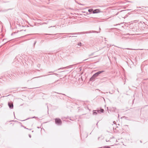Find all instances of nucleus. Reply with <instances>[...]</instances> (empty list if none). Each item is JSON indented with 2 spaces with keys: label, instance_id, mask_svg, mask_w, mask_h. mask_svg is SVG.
<instances>
[{
  "label": "nucleus",
  "instance_id": "obj_1",
  "mask_svg": "<svg viewBox=\"0 0 148 148\" xmlns=\"http://www.w3.org/2000/svg\"><path fill=\"white\" fill-rule=\"evenodd\" d=\"M104 72V71H99L96 73L95 74H94L90 78V81H94L95 80V78L97 77L99 75L101 74V73H103Z\"/></svg>",
  "mask_w": 148,
  "mask_h": 148
},
{
  "label": "nucleus",
  "instance_id": "obj_2",
  "mask_svg": "<svg viewBox=\"0 0 148 148\" xmlns=\"http://www.w3.org/2000/svg\"><path fill=\"white\" fill-rule=\"evenodd\" d=\"M55 122L56 124L58 125H62V121L60 119H55Z\"/></svg>",
  "mask_w": 148,
  "mask_h": 148
},
{
  "label": "nucleus",
  "instance_id": "obj_3",
  "mask_svg": "<svg viewBox=\"0 0 148 148\" xmlns=\"http://www.w3.org/2000/svg\"><path fill=\"white\" fill-rule=\"evenodd\" d=\"M82 33H83L84 34H89L92 33H98L99 32L95 31H89L86 32H81Z\"/></svg>",
  "mask_w": 148,
  "mask_h": 148
},
{
  "label": "nucleus",
  "instance_id": "obj_4",
  "mask_svg": "<svg viewBox=\"0 0 148 148\" xmlns=\"http://www.w3.org/2000/svg\"><path fill=\"white\" fill-rule=\"evenodd\" d=\"M75 65V64H73V65H69V66H66V67H65L60 68L58 69V70H59L60 69H67L70 68L71 67H72V66H73L74 65Z\"/></svg>",
  "mask_w": 148,
  "mask_h": 148
},
{
  "label": "nucleus",
  "instance_id": "obj_5",
  "mask_svg": "<svg viewBox=\"0 0 148 148\" xmlns=\"http://www.w3.org/2000/svg\"><path fill=\"white\" fill-rule=\"evenodd\" d=\"M98 113H100L99 110H93L92 114L94 115H96Z\"/></svg>",
  "mask_w": 148,
  "mask_h": 148
},
{
  "label": "nucleus",
  "instance_id": "obj_6",
  "mask_svg": "<svg viewBox=\"0 0 148 148\" xmlns=\"http://www.w3.org/2000/svg\"><path fill=\"white\" fill-rule=\"evenodd\" d=\"M8 105L11 109H12L13 108V105L12 102H8Z\"/></svg>",
  "mask_w": 148,
  "mask_h": 148
},
{
  "label": "nucleus",
  "instance_id": "obj_7",
  "mask_svg": "<svg viewBox=\"0 0 148 148\" xmlns=\"http://www.w3.org/2000/svg\"><path fill=\"white\" fill-rule=\"evenodd\" d=\"M99 10L98 9H95L93 10L92 13L93 14L97 13L99 12Z\"/></svg>",
  "mask_w": 148,
  "mask_h": 148
},
{
  "label": "nucleus",
  "instance_id": "obj_8",
  "mask_svg": "<svg viewBox=\"0 0 148 148\" xmlns=\"http://www.w3.org/2000/svg\"><path fill=\"white\" fill-rule=\"evenodd\" d=\"M53 74L55 75H58V74L56 73H54L53 74H50L47 75H53ZM47 76V75H43L42 76Z\"/></svg>",
  "mask_w": 148,
  "mask_h": 148
},
{
  "label": "nucleus",
  "instance_id": "obj_9",
  "mask_svg": "<svg viewBox=\"0 0 148 148\" xmlns=\"http://www.w3.org/2000/svg\"><path fill=\"white\" fill-rule=\"evenodd\" d=\"M79 33H69V34H70L72 35L78 34H79Z\"/></svg>",
  "mask_w": 148,
  "mask_h": 148
},
{
  "label": "nucleus",
  "instance_id": "obj_10",
  "mask_svg": "<svg viewBox=\"0 0 148 148\" xmlns=\"http://www.w3.org/2000/svg\"><path fill=\"white\" fill-rule=\"evenodd\" d=\"M99 148H111L110 147H109L108 146H104L102 147H100Z\"/></svg>",
  "mask_w": 148,
  "mask_h": 148
},
{
  "label": "nucleus",
  "instance_id": "obj_11",
  "mask_svg": "<svg viewBox=\"0 0 148 148\" xmlns=\"http://www.w3.org/2000/svg\"><path fill=\"white\" fill-rule=\"evenodd\" d=\"M99 110V112H101V113H103L104 111V110L103 109H101V110Z\"/></svg>",
  "mask_w": 148,
  "mask_h": 148
},
{
  "label": "nucleus",
  "instance_id": "obj_12",
  "mask_svg": "<svg viewBox=\"0 0 148 148\" xmlns=\"http://www.w3.org/2000/svg\"><path fill=\"white\" fill-rule=\"evenodd\" d=\"M93 10L92 9H89L88 10V12H91L92 11L93 12Z\"/></svg>",
  "mask_w": 148,
  "mask_h": 148
},
{
  "label": "nucleus",
  "instance_id": "obj_13",
  "mask_svg": "<svg viewBox=\"0 0 148 148\" xmlns=\"http://www.w3.org/2000/svg\"><path fill=\"white\" fill-rule=\"evenodd\" d=\"M115 109H116L115 108H112V111L113 112H115Z\"/></svg>",
  "mask_w": 148,
  "mask_h": 148
},
{
  "label": "nucleus",
  "instance_id": "obj_14",
  "mask_svg": "<svg viewBox=\"0 0 148 148\" xmlns=\"http://www.w3.org/2000/svg\"><path fill=\"white\" fill-rule=\"evenodd\" d=\"M5 40H6L5 39H4L3 40V42L4 43H5L7 42H6L5 41Z\"/></svg>",
  "mask_w": 148,
  "mask_h": 148
},
{
  "label": "nucleus",
  "instance_id": "obj_15",
  "mask_svg": "<svg viewBox=\"0 0 148 148\" xmlns=\"http://www.w3.org/2000/svg\"><path fill=\"white\" fill-rule=\"evenodd\" d=\"M82 45V43L81 42H79L78 43V45L79 46H81Z\"/></svg>",
  "mask_w": 148,
  "mask_h": 148
},
{
  "label": "nucleus",
  "instance_id": "obj_16",
  "mask_svg": "<svg viewBox=\"0 0 148 148\" xmlns=\"http://www.w3.org/2000/svg\"><path fill=\"white\" fill-rule=\"evenodd\" d=\"M108 108H107L108 109L107 110H108V113H110V112H111V111L112 110H108Z\"/></svg>",
  "mask_w": 148,
  "mask_h": 148
},
{
  "label": "nucleus",
  "instance_id": "obj_17",
  "mask_svg": "<svg viewBox=\"0 0 148 148\" xmlns=\"http://www.w3.org/2000/svg\"><path fill=\"white\" fill-rule=\"evenodd\" d=\"M125 49H129V50H136V49H130V48H126Z\"/></svg>",
  "mask_w": 148,
  "mask_h": 148
},
{
  "label": "nucleus",
  "instance_id": "obj_18",
  "mask_svg": "<svg viewBox=\"0 0 148 148\" xmlns=\"http://www.w3.org/2000/svg\"><path fill=\"white\" fill-rule=\"evenodd\" d=\"M60 81V79H58V80H57L54 83H56V82H59Z\"/></svg>",
  "mask_w": 148,
  "mask_h": 148
},
{
  "label": "nucleus",
  "instance_id": "obj_19",
  "mask_svg": "<svg viewBox=\"0 0 148 148\" xmlns=\"http://www.w3.org/2000/svg\"><path fill=\"white\" fill-rule=\"evenodd\" d=\"M69 37H77V36H75V35H74V36H69Z\"/></svg>",
  "mask_w": 148,
  "mask_h": 148
},
{
  "label": "nucleus",
  "instance_id": "obj_20",
  "mask_svg": "<svg viewBox=\"0 0 148 148\" xmlns=\"http://www.w3.org/2000/svg\"><path fill=\"white\" fill-rule=\"evenodd\" d=\"M69 37H77V36H75V35H74V36H69Z\"/></svg>",
  "mask_w": 148,
  "mask_h": 148
},
{
  "label": "nucleus",
  "instance_id": "obj_21",
  "mask_svg": "<svg viewBox=\"0 0 148 148\" xmlns=\"http://www.w3.org/2000/svg\"><path fill=\"white\" fill-rule=\"evenodd\" d=\"M36 41H35V42H34V46L35 45V44H36Z\"/></svg>",
  "mask_w": 148,
  "mask_h": 148
},
{
  "label": "nucleus",
  "instance_id": "obj_22",
  "mask_svg": "<svg viewBox=\"0 0 148 148\" xmlns=\"http://www.w3.org/2000/svg\"><path fill=\"white\" fill-rule=\"evenodd\" d=\"M29 137H30V138H31V135H30V134H29Z\"/></svg>",
  "mask_w": 148,
  "mask_h": 148
},
{
  "label": "nucleus",
  "instance_id": "obj_23",
  "mask_svg": "<svg viewBox=\"0 0 148 148\" xmlns=\"http://www.w3.org/2000/svg\"><path fill=\"white\" fill-rule=\"evenodd\" d=\"M37 118V117H35V116H34V117H32V118Z\"/></svg>",
  "mask_w": 148,
  "mask_h": 148
},
{
  "label": "nucleus",
  "instance_id": "obj_24",
  "mask_svg": "<svg viewBox=\"0 0 148 148\" xmlns=\"http://www.w3.org/2000/svg\"><path fill=\"white\" fill-rule=\"evenodd\" d=\"M32 34H28L26 35V36H28L29 35H32Z\"/></svg>",
  "mask_w": 148,
  "mask_h": 148
},
{
  "label": "nucleus",
  "instance_id": "obj_25",
  "mask_svg": "<svg viewBox=\"0 0 148 148\" xmlns=\"http://www.w3.org/2000/svg\"><path fill=\"white\" fill-rule=\"evenodd\" d=\"M15 32H14V33H12V34L11 35H13V34H15Z\"/></svg>",
  "mask_w": 148,
  "mask_h": 148
},
{
  "label": "nucleus",
  "instance_id": "obj_26",
  "mask_svg": "<svg viewBox=\"0 0 148 148\" xmlns=\"http://www.w3.org/2000/svg\"><path fill=\"white\" fill-rule=\"evenodd\" d=\"M53 72L51 71V72H49V73H53Z\"/></svg>",
  "mask_w": 148,
  "mask_h": 148
},
{
  "label": "nucleus",
  "instance_id": "obj_27",
  "mask_svg": "<svg viewBox=\"0 0 148 148\" xmlns=\"http://www.w3.org/2000/svg\"><path fill=\"white\" fill-rule=\"evenodd\" d=\"M87 60V59H85V60H84V61H85V60Z\"/></svg>",
  "mask_w": 148,
  "mask_h": 148
},
{
  "label": "nucleus",
  "instance_id": "obj_28",
  "mask_svg": "<svg viewBox=\"0 0 148 148\" xmlns=\"http://www.w3.org/2000/svg\"><path fill=\"white\" fill-rule=\"evenodd\" d=\"M101 29L100 28H99V30H100Z\"/></svg>",
  "mask_w": 148,
  "mask_h": 148
},
{
  "label": "nucleus",
  "instance_id": "obj_29",
  "mask_svg": "<svg viewBox=\"0 0 148 148\" xmlns=\"http://www.w3.org/2000/svg\"><path fill=\"white\" fill-rule=\"evenodd\" d=\"M127 34L130 35V34Z\"/></svg>",
  "mask_w": 148,
  "mask_h": 148
},
{
  "label": "nucleus",
  "instance_id": "obj_30",
  "mask_svg": "<svg viewBox=\"0 0 148 148\" xmlns=\"http://www.w3.org/2000/svg\"><path fill=\"white\" fill-rule=\"evenodd\" d=\"M118 14V13L116 14V15H117Z\"/></svg>",
  "mask_w": 148,
  "mask_h": 148
},
{
  "label": "nucleus",
  "instance_id": "obj_31",
  "mask_svg": "<svg viewBox=\"0 0 148 148\" xmlns=\"http://www.w3.org/2000/svg\"><path fill=\"white\" fill-rule=\"evenodd\" d=\"M136 50H138V49H136Z\"/></svg>",
  "mask_w": 148,
  "mask_h": 148
}]
</instances>
